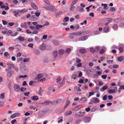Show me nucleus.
Here are the masks:
<instances>
[{
    "instance_id": "c03bdc74",
    "label": "nucleus",
    "mask_w": 124,
    "mask_h": 124,
    "mask_svg": "<svg viewBox=\"0 0 124 124\" xmlns=\"http://www.w3.org/2000/svg\"><path fill=\"white\" fill-rule=\"evenodd\" d=\"M107 96L106 95H105L102 98V99L104 101H105L107 100Z\"/></svg>"
},
{
    "instance_id": "a18cd8bd",
    "label": "nucleus",
    "mask_w": 124,
    "mask_h": 124,
    "mask_svg": "<svg viewBox=\"0 0 124 124\" xmlns=\"http://www.w3.org/2000/svg\"><path fill=\"white\" fill-rule=\"evenodd\" d=\"M90 50L91 52L93 53H94L95 52V51L94 48H91L90 49Z\"/></svg>"
},
{
    "instance_id": "c9c22d12",
    "label": "nucleus",
    "mask_w": 124,
    "mask_h": 124,
    "mask_svg": "<svg viewBox=\"0 0 124 124\" xmlns=\"http://www.w3.org/2000/svg\"><path fill=\"white\" fill-rule=\"evenodd\" d=\"M50 103V101H44V103L45 104V105H48Z\"/></svg>"
},
{
    "instance_id": "052dcab7",
    "label": "nucleus",
    "mask_w": 124,
    "mask_h": 124,
    "mask_svg": "<svg viewBox=\"0 0 124 124\" xmlns=\"http://www.w3.org/2000/svg\"><path fill=\"white\" fill-rule=\"evenodd\" d=\"M43 76V75L42 74H39L37 76V77L39 78H40Z\"/></svg>"
},
{
    "instance_id": "8fccbe9b",
    "label": "nucleus",
    "mask_w": 124,
    "mask_h": 124,
    "mask_svg": "<svg viewBox=\"0 0 124 124\" xmlns=\"http://www.w3.org/2000/svg\"><path fill=\"white\" fill-rule=\"evenodd\" d=\"M38 31L36 30H35L32 33L33 34H37L38 33Z\"/></svg>"
},
{
    "instance_id": "9b49d317",
    "label": "nucleus",
    "mask_w": 124,
    "mask_h": 124,
    "mask_svg": "<svg viewBox=\"0 0 124 124\" xmlns=\"http://www.w3.org/2000/svg\"><path fill=\"white\" fill-rule=\"evenodd\" d=\"M46 48V45L44 43H43L40 46V50H44Z\"/></svg>"
},
{
    "instance_id": "680f3d73",
    "label": "nucleus",
    "mask_w": 124,
    "mask_h": 124,
    "mask_svg": "<svg viewBox=\"0 0 124 124\" xmlns=\"http://www.w3.org/2000/svg\"><path fill=\"white\" fill-rule=\"evenodd\" d=\"M52 105H56V102L55 101H50V103Z\"/></svg>"
},
{
    "instance_id": "393cba45",
    "label": "nucleus",
    "mask_w": 124,
    "mask_h": 124,
    "mask_svg": "<svg viewBox=\"0 0 124 124\" xmlns=\"http://www.w3.org/2000/svg\"><path fill=\"white\" fill-rule=\"evenodd\" d=\"M109 28L108 26H106L104 28L103 30L105 32H106L109 30Z\"/></svg>"
},
{
    "instance_id": "dca6fc26",
    "label": "nucleus",
    "mask_w": 124,
    "mask_h": 124,
    "mask_svg": "<svg viewBox=\"0 0 124 124\" xmlns=\"http://www.w3.org/2000/svg\"><path fill=\"white\" fill-rule=\"evenodd\" d=\"M12 32L10 30H9L7 31V34L8 36H12L13 37L12 35Z\"/></svg>"
},
{
    "instance_id": "9d476101",
    "label": "nucleus",
    "mask_w": 124,
    "mask_h": 124,
    "mask_svg": "<svg viewBox=\"0 0 124 124\" xmlns=\"http://www.w3.org/2000/svg\"><path fill=\"white\" fill-rule=\"evenodd\" d=\"M84 32H74L73 33L72 35L75 36H80V34H82L83 35L84 34Z\"/></svg>"
},
{
    "instance_id": "a211bd4d",
    "label": "nucleus",
    "mask_w": 124,
    "mask_h": 124,
    "mask_svg": "<svg viewBox=\"0 0 124 124\" xmlns=\"http://www.w3.org/2000/svg\"><path fill=\"white\" fill-rule=\"evenodd\" d=\"M72 113V112L71 111H66L65 113V116H68L69 115H71Z\"/></svg>"
},
{
    "instance_id": "4d7b16f0",
    "label": "nucleus",
    "mask_w": 124,
    "mask_h": 124,
    "mask_svg": "<svg viewBox=\"0 0 124 124\" xmlns=\"http://www.w3.org/2000/svg\"><path fill=\"white\" fill-rule=\"evenodd\" d=\"M81 121L80 120H77L75 122V123L76 124H79L81 122Z\"/></svg>"
},
{
    "instance_id": "774afa93",
    "label": "nucleus",
    "mask_w": 124,
    "mask_h": 124,
    "mask_svg": "<svg viewBox=\"0 0 124 124\" xmlns=\"http://www.w3.org/2000/svg\"><path fill=\"white\" fill-rule=\"evenodd\" d=\"M107 77V76L106 75H102L101 76V78L103 79H105Z\"/></svg>"
},
{
    "instance_id": "4be33fe9",
    "label": "nucleus",
    "mask_w": 124,
    "mask_h": 124,
    "mask_svg": "<svg viewBox=\"0 0 124 124\" xmlns=\"http://www.w3.org/2000/svg\"><path fill=\"white\" fill-rule=\"evenodd\" d=\"M32 100L34 101H37L38 99V97L37 96H34L32 97L31 98Z\"/></svg>"
},
{
    "instance_id": "bb28decb",
    "label": "nucleus",
    "mask_w": 124,
    "mask_h": 124,
    "mask_svg": "<svg viewBox=\"0 0 124 124\" xmlns=\"http://www.w3.org/2000/svg\"><path fill=\"white\" fill-rule=\"evenodd\" d=\"M43 92V90L42 89H41V87H40L39 89V95L41 96L42 95V93Z\"/></svg>"
},
{
    "instance_id": "f8f14e48",
    "label": "nucleus",
    "mask_w": 124,
    "mask_h": 124,
    "mask_svg": "<svg viewBox=\"0 0 124 124\" xmlns=\"http://www.w3.org/2000/svg\"><path fill=\"white\" fill-rule=\"evenodd\" d=\"M87 99L85 97H83L81 98L79 101V102L80 103H83L87 101Z\"/></svg>"
},
{
    "instance_id": "864d4df0",
    "label": "nucleus",
    "mask_w": 124,
    "mask_h": 124,
    "mask_svg": "<svg viewBox=\"0 0 124 124\" xmlns=\"http://www.w3.org/2000/svg\"><path fill=\"white\" fill-rule=\"evenodd\" d=\"M4 55L6 57L9 55V54L8 52H6L4 53Z\"/></svg>"
},
{
    "instance_id": "20e7f679",
    "label": "nucleus",
    "mask_w": 124,
    "mask_h": 124,
    "mask_svg": "<svg viewBox=\"0 0 124 124\" xmlns=\"http://www.w3.org/2000/svg\"><path fill=\"white\" fill-rule=\"evenodd\" d=\"M13 88L15 91L16 92H18L19 91L20 87L18 84H15L13 86Z\"/></svg>"
},
{
    "instance_id": "4c0bfd02",
    "label": "nucleus",
    "mask_w": 124,
    "mask_h": 124,
    "mask_svg": "<svg viewBox=\"0 0 124 124\" xmlns=\"http://www.w3.org/2000/svg\"><path fill=\"white\" fill-rule=\"evenodd\" d=\"M56 105L59 104L62 101L61 99H59L56 101H55Z\"/></svg>"
},
{
    "instance_id": "0e129e2a",
    "label": "nucleus",
    "mask_w": 124,
    "mask_h": 124,
    "mask_svg": "<svg viewBox=\"0 0 124 124\" xmlns=\"http://www.w3.org/2000/svg\"><path fill=\"white\" fill-rule=\"evenodd\" d=\"M14 114L16 117L19 116L20 115V114L19 113H16Z\"/></svg>"
},
{
    "instance_id": "c85d7f7f",
    "label": "nucleus",
    "mask_w": 124,
    "mask_h": 124,
    "mask_svg": "<svg viewBox=\"0 0 124 124\" xmlns=\"http://www.w3.org/2000/svg\"><path fill=\"white\" fill-rule=\"evenodd\" d=\"M18 39L19 40V41H23L24 40V38L22 36H20L18 38Z\"/></svg>"
},
{
    "instance_id": "7c9ffc66",
    "label": "nucleus",
    "mask_w": 124,
    "mask_h": 124,
    "mask_svg": "<svg viewBox=\"0 0 124 124\" xmlns=\"http://www.w3.org/2000/svg\"><path fill=\"white\" fill-rule=\"evenodd\" d=\"M61 80V78L60 76H59L57 79L56 81L57 83H59Z\"/></svg>"
},
{
    "instance_id": "49530a36",
    "label": "nucleus",
    "mask_w": 124,
    "mask_h": 124,
    "mask_svg": "<svg viewBox=\"0 0 124 124\" xmlns=\"http://www.w3.org/2000/svg\"><path fill=\"white\" fill-rule=\"evenodd\" d=\"M5 93H2L0 94V96L1 98L2 99H3L4 98L5 96Z\"/></svg>"
},
{
    "instance_id": "09e8293b",
    "label": "nucleus",
    "mask_w": 124,
    "mask_h": 124,
    "mask_svg": "<svg viewBox=\"0 0 124 124\" xmlns=\"http://www.w3.org/2000/svg\"><path fill=\"white\" fill-rule=\"evenodd\" d=\"M105 51V50L104 49H101V50L99 52V53L100 54H102L104 53V52Z\"/></svg>"
},
{
    "instance_id": "69168bd1",
    "label": "nucleus",
    "mask_w": 124,
    "mask_h": 124,
    "mask_svg": "<svg viewBox=\"0 0 124 124\" xmlns=\"http://www.w3.org/2000/svg\"><path fill=\"white\" fill-rule=\"evenodd\" d=\"M108 88V86H106V85H104L102 87V89L103 90H105L106 89Z\"/></svg>"
},
{
    "instance_id": "1a4fd4ad",
    "label": "nucleus",
    "mask_w": 124,
    "mask_h": 124,
    "mask_svg": "<svg viewBox=\"0 0 124 124\" xmlns=\"http://www.w3.org/2000/svg\"><path fill=\"white\" fill-rule=\"evenodd\" d=\"M49 9L48 10L53 11H56L57 9L55 8V7L52 6H48Z\"/></svg>"
},
{
    "instance_id": "13d9d810",
    "label": "nucleus",
    "mask_w": 124,
    "mask_h": 124,
    "mask_svg": "<svg viewBox=\"0 0 124 124\" xmlns=\"http://www.w3.org/2000/svg\"><path fill=\"white\" fill-rule=\"evenodd\" d=\"M30 59L28 58L24 59L23 60V61L25 62H29Z\"/></svg>"
},
{
    "instance_id": "a19ab883",
    "label": "nucleus",
    "mask_w": 124,
    "mask_h": 124,
    "mask_svg": "<svg viewBox=\"0 0 124 124\" xmlns=\"http://www.w3.org/2000/svg\"><path fill=\"white\" fill-rule=\"evenodd\" d=\"M78 1V0H73L71 4L74 5Z\"/></svg>"
},
{
    "instance_id": "58836bf2",
    "label": "nucleus",
    "mask_w": 124,
    "mask_h": 124,
    "mask_svg": "<svg viewBox=\"0 0 124 124\" xmlns=\"http://www.w3.org/2000/svg\"><path fill=\"white\" fill-rule=\"evenodd\" d=\"M80 108H81L79 107L78 106H77L74 109H72V110H75V111H77Z\"/></svg>"
},
{
    "instance_id": "2eb2a0df",
    "label": "nucleus",
    "mask_w": 124,
    "mask_h": 124,
    "mask_svg": "<svg viewBox=\"0 0 124 124\" xmlns=\"http://www.w3.org/2000/svg\"><path fill=\"white\" fill-rule=\"evenodd\" d=\"M79 52L82 54H84L86 53V51L84 48H82L79 50Z\"/></svg>"
},
{
    "instance_id": "7ed1b4c3",
    "label": "nucleus",
    "mask_w": 124,
    "mask_h": 124,
    "mask_svg": "<svg viewBox=\"0 0 124 124\" xmlns=\"http://www.w3.org/2000/svg\"><path fill=\"white\" fill-rule=\"evenodd\" d=\"M91 101H92V102L94 103H98L100 102L99 100L96 97H93L91 99Z\"/></svg>"
},
{
    "instance_id": "e2e57ef3",
    "label": "nucleus",
    "mask_w": 124,
    "mask_h": 124,
    "mask_svg": "<svg viewBox=\"0 0 124 124\" xmlns=\"http://www.w3.org/2000/svg\"><path fill=\"white\" fill-rule=\"evenodd\" d=\"M15 49L14 47L12 46H10L8 48V49L9 50H14Z\"/></svg>"
},
{
    "instance_id": "412c9836",
    "label": "nucleus",
    "mask_w": 124,
    "mask_h": 124,
    "mask_svg": "<svg viewBox=\"0 0 124 124\" xmlns=\"http://www.w3.org/2000/svg\"><path fill=\"white\" fill-rule=\"evenodd\" d=\"M28 11V10L25 8H24L20 10V12L21 13H24L25 12H27Z\"/></svg>"
},
{
    "instance_id": "c756f323",
    "label": "nucleus",
    "mask_w": 124,
    "mask_h": 124,
    "mask_svg": "<svg viewBox=\"0 0 124 124\" xmlns=\"http://www.w3.org/2000/svg\"><path fill=\"white\" fill-rule=\"evenodd\" d=\"M115 91V89H109L108 91V93L110 94L114 93Z\"/></svg>"
},
{
    "instance_id": "6e6552de",
    "label": "nucleus",
    "mask_w": 124,
    "mask_h": 124,
    "mask_svg": "<svg viewBox=\"0 0 124 124\" xmlns=\"http://www.w3.org/2000/svg\"><path fill=\"white\" fill-rule=\"evenodd\" d=\"M45 114V111H40L38 113V116L40 117L43 116Z\"/></svg>"
},
{
    "instance_id": "e433bc0d",
    "label": "nucleus",
    "mask_w": 124,
    "mask_h": 124,
    "mask_svg": "<svg viewBox=\"0 0 124 124\" xmlns=\"http://www.w3.org/2000/svg\"><path fill=\"white\" fill-rule=\"evenodd\" d=\"M76 62L78 63H79L81 61V60L78 58H76Z\"/></svg>"
},
{
    "instance_id": "bf43d9fd",
    "label": "nucleus",
    "mask_w": 124,
    "mask_h": 124,
    "mask_svg": "<svg viewBox=\"0 0 124 124\" xmlns=\"http://www.w3.org/2000/svg\"><path fill=\"white\" fill-rule=\"evenodd\" d=\"M90 108L89 107H88L86 108L85 109V110L87 112H88L90 110Z\"/></svg>"
},
{
    "instance_id": "cd10ccee",
    "label": "nucleus",
    "mask_w": 124,
    "mask_h": 124,
    "mask_svg": "<svg viewBox=\"0 0 124 124\" xmlns=\"http://www.w3.org/2000/svg\"><path fill=\"white\" fill-rule=\"evenodd\" d=\"M39 28H42L41 25L38 24L36 25L35 27V29L38 30L39 29Z\"/></svg>"
},
{
    "instance_id": "3c124183",
    "label": "nucleus",
    "mask_w": 124,
    "mask_h": 124,
    "mask_svg": "<svg viewBox=\"0 0 124 124\" xmlns=\"http://www.w3.org/2000/svg\"><path fill=\"white\" fill-rule=\"evenodd\" d=\"M100 49V48L99 47H97L94 48L95 51V52L98 51Z\"/></svg>"
},
{
    "instance_id": "39448f33",
    "label": "nucleus",
    "mask_w": 124,
    "mask_h": 124,
    "mask_svg": "<svg viewBox=\"0 0 124 124\" xmlns=\"http://www.w3.org/2000/svg\"><path fill=\"white\" fill-rule=\"evenodd\" d=\"M82 119L83 121L85 122H88L90 120V118L87 116L84 117Z\"/></svg>"
},
{
    "instance_id": "603ef678",
    "label": "nucleus",
    "mask_w": 124,
    "mask_h": 124,
    "mask_svg": "<svg viewBox=\"0 0 124 124\" xmlns=\"http://www.w3.org/2000/svg\"><path fill=\"white\" fill-rule=\"evenodd\" d=\"M62 13V11H60L58 12H55V13L56 14V15L58 16V15H59L60 14H61Z\"/></svg>"
},
{
    "instance_id": "b1692460",
    "label": "nucleus",
    "mask_w": 124,
    "mask_h": 124,
    "mask_svg": "<svg viewBox=\"0 0 124 124\" xmlns=\"http://www.w3.org/2000/svg\"><path fill=\"white\" fill-rule=\"evenodd\" d=\"M53 44L55 45H58L59 44V42L57 40H53Z\"/></svg>"
},
{
    "instance_id": "473e14b6",
    "label": "nucleus",
    "mask_w": 124,
    "mask_h": 124,
    "mask_svg": "<svg viewBox=\"0 0 124 124\" xmlns=\"http://www.w3.org/2000/svg\"><path fill=\"white\" fill-rule=\"evenodd\" d=\"M13 13L14 14V15L16 17L17 16V15L19 13V12L16 11L14 10L13 11Z\"/></svg>"
},
{
    "instance_id": "338daca9",
    "label": "nucleus",
    "mask_w": 124,
    "mask_h": 124,
    "mask_svg": "<svg viewBox=\"0 0 124 124\" xmlns=\"http://www.w3.org/2000/svg\"><path fill=\"white\" fill-rule=\"evenodd\" d=\"M94 94V92H91L89 93V96H91Z\"/></svg>"
},
{
    "instance_id": "6ab92c4d",
    "label": "nucleus",
    "mask_w": 124,
    "mask_h": 124,
    "mask_svg": "<svg viewBox=\"0 0 124 124\" xmlns=\"http://www.w3.org/2000/svg\"><path fill=\"white\" fill-rule=\"evenodd\" d=\"M64 52V50L63 49H61L59 50L58 51V53L60 55H62Z\"/></svg>"
},
{
    "instance_id": "ea45409f",
    "label": "nucleus",
    "mask_w": 124,
    "mask_h": 124,
    "mask_svg": "<svg viewBox=\"0 0 124 124\" xmlns=\"http://www.w3.org/2000/svg\"><path fill=\"white\" fill-rule=\"evenodd\" d=\"M123 57L122 56L119 57L117 59L118 60L119 62H121L123 60Z\"/></svg>"
},
{
    "instance_id": "6e6d98bb",
    "label": "nucleus",
    "mask_w": 124,
    "mask_h": 124,
    "mask_svg": "<svg viewBox=\"0 0 124 124\" xmlns=\"http://www.w3.org/2000/svg\"><path fill=\"white\" fill-rule=\"evenodd\" d=\"M74 29L76 30L78 29L79 27V25L78 24H76L74 26Z\"/></svg>"
},
{
    "instance_id": "2f4dec72",
    "label": "nucleus",
    "mask_w": 124,
    "mask_h": 124,
    "mask_svg": "<svg viewBox=\"0 0 124 124\" xmlns=\"http://www.w3.org/2000/svg\"><path fill=\"white\" fill-rule=\"evenodd\" d=\"M64 83V82L63 80H62V81L61 83H59V84L58 86V87L60 88L63 85Z\"/></svg>"
},
{
    "instance_id": "aec40b11",
    "label": "nucleus",
    "mask_w": 124,
    "mask_h": 124,
    "mask_svg": "<svg viewBox=\"0 0 124 124\" xmlns=\"http://www.w3.org/2000/svg\"><path fill=\"white\" fill-rule=\"evenodd\" d=\"M70 102L69 100H67L66 102V105L64 107V109H66L70 103Z\"/></svg>"
},
{
    "instance_id": "de8ad7c7",
    "label": "nucleus",
    "mask_w": 124,
    "mask_h": 124,
    "mask_svg": "<svg viewBox=\"0 0 124 124\" xmlns=\"http://www.w3.org/2000/svg\"><path fill=\"white\" fill-rule=\"evenodd\" d=\"M27 77L26 75H20L19 76V78H26Z\"/></svg>"
},
{
    "instance_id": "5701e85b",
    "label": "nucleus",
    "mask_w": 124,
    "mask_h": 124,
    "mask_svg": "<svg viewBox=\"0 0 124 124\" xmlns=\"http://www.w3.org/2000/svg\"><path fill=\"white\" fill-rule=\"evenodd\" d=\"M26 23L24 22L21 24V26L22 28H25L26 26Z\"/></svg>"
},
{
    "instance_id": "4468645a",
    "label": "nucleus",
    "mask_w": 124,
    "mask_h": 124,
    "mask_svg": "<svg viewBox=\"0 0 124 124\" xmlns=\"http://www.w3.org/2000/svg\"><path fill=\"white\" fill-rule=\"evenodd\" d=\"M53 56L54 58H55L57 56L58 52L57 51H54L52 53Z\"/></svg>"
},
{
    "instance_id": "5fc2aeb1",
    "label": "nucleus",
    "mask_w": 124,
    "mask_h": 124,
    "mask_svg": "<svg viewBox=\"0 0 124 124\" xmlns=\"http://www.w3.org/2000/svg\"><path fill=\"white\" fill-rule=\"evenodd\" d=\"M70 50L71 49L70 48H69L66 49L65 51V52L66 53H69L70 52Z\"/></svg>"
},
{
    "instance_id": "37998d69",
    "label": "nucleus",
    "mask_w": 124,
    "mask_h": 124,
    "mask_svg": "<svg viewBox=\"0 0 124 124\" xmlns=\"http://www.w3.org/2000/svg\"><path fill=\"white\" fill-rule=\"evenodd\" d=\"M77 75L76 74H74L72 75L71 78H73L74 79H75L76 78V77H77Z\"/></svg>"
},
{
    "instance_id": "72a5a7b5",
    "label": "nucleus",
    "mask_w": 124,
    "mask_h": 124,
    "mask_svg": "<svg viewBox=\"0 0 124 124\" xmlns=\"http://www.w3.org/2000/svg\"><path fill=\"white\" fill-rule=\"evenodd\" d=\"M112 20V19L111 18H108L106 19V21H107V22L109 23L111 22Z\"/></svg>"
},
{
    "instance_id": "ddd939ff",
    "label": "nucleus",
    "mask_w": 124,
    "mask_h": 124,
    "mask_svg": "<svg viewBox=\"0 0 124 124\" xmlns=\"http://www.w3.org/2000/svg\"><path fill=\"white\" fill-rule=\"evenodd\" d=\"M13 73V71L12 70H10L8 71L7 73V75L8 77L10 78L12 76Z\"/></svg>"
},
{
    "instance_id": "f704fd0d",
    "label": "nucleus",
    "mask_w": 124,
    "mask_h": 124,
    "mask_svg": "<svg viewBox=\"0 0 124 124\" xmlns=\"http://www.w3.org/2000/svg\"><path fill=\"white\" fill-rule=\"evenodd\" d=\"M112 28L113 29H116L118 28V26L116 24H114L112 26Z\"/></svg>"
},
{
    "instance_id": "a878e982",
    "label": "nucleus",
    "mask_w": 124,
    "mask_h": 124,
    "mask_svg": "<svg viewBox=\"0 0 124 124\" xmlns=\"http://www.w3.org/2000/svg\"><path fill=\"white\" fill-rule=\"evenodd\" d=\"M75 8V7L74 5L71 4L70 8V9L71 11H73Z\"/></svg>"
},
{
    "instance_id": "79ce46f5",
    "label": "nucleus",
    "mask_w": 124,
    "mask_h": 124,
    "mask_svg": "<svg viewBox=\"0 0 124 124\" xmlns=\"http://www.w3.org/2000/svg\"><path fill=\"white\" fill-rule=\"evenodd\" d=\"M69 20V18L68 17H65L63 20V22H65L64 21H66V22H67Z\"/></svg>"
},
{
    "instance_id": "423d86ee",
    "label": "nucleus",
    "mask_w": 124,
    "mask_h": 124,
    "mask_svg": "<svg viewBox=\"0 0 124 124\" xmlns=\"http://www.w3.org/2000/svg\"><path fill=\"white\" fill-rule=\"evenodd\" d=\"M124 46L122 44L120 45H119L118 48V49L119 50V52L122 53L124 51Z\"/></svg>"
},
{
    "instance_id": "f257e3e1",
    "label": "nucleus",
    "mask_w": 124,
    "mask_h": 124,
    "mask_svg": "<svg viewBox=\"0 0 124 124\" xmlns=\"http://www.w3.org/2000/svg\"><path fill=\"white\" fill-rule=\"evenodd\" d=\"M20 69L23 73H26L27 72V68L26 66H23L20 68Z\"/></svg>"
},
{
    "instance_id": "f3484780",
    "label": "nucleus",
    "mask_w": 124,
    "mask_h": 124,
    "mask_svg": "<svg viewBox=\"0 0 124 124\" xmlns=\"http://www.w3.org/2000/svg\"><path fill=\"white\" fill-rule=\"evenodd\" d=\"M31 5L32 7L36 9H37L38 8V7L33 2H32L31 3Z\"/></svg>"
},
{
    "instance_id": "0eeeda50",
    "label": "nucleus",
    "mask_w": 124,
    "mask_h": 124,
    "mask_svg": "<svg viewBox=\"0 0 124 124\" xmlns=\"http://www.w3.org/2000/svg\"><path fill=\"white\" fill-rule=\"evenodd\" d=\"M88 38L87 36H84L79 38L78 40L79 41H83L86 40Z\"/></svg>"
},
{
    "instance_id": "f03ea898",
    "label": "nucleus",
    "mask_w": 124,
    "mask_h": 124,
    "mask_svg": "<svg viewBox=\"0 0 124 124\" xmlns=\"http://www.w3.org/2000/svg\"><path fill=\"white\" fill-rule=\"evenodd\" d=\"M85 113V112H79L75 113V117L77 118L80 117H82L84 116Z\"/></svg>"
}]
</instances>
